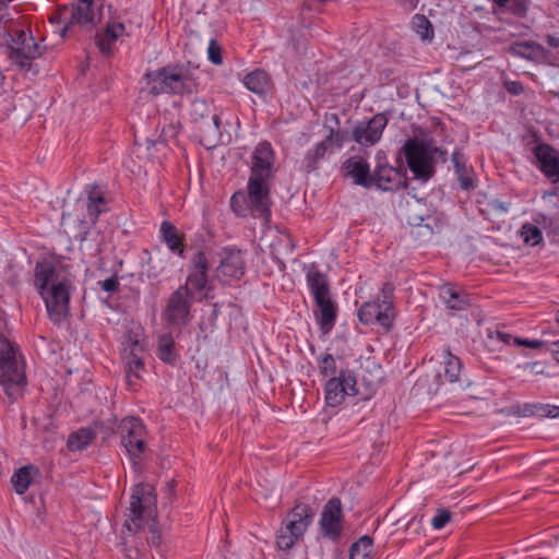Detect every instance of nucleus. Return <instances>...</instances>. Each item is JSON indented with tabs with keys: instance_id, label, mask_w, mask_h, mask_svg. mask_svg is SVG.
<instances>
[{
	"instance_id": "obj_48",
	"label": "nucleus",
	"mask_w": 559,
	"mask_h": 559,
	"mask_svg": "<svg viewBox=\"0 0 559 559\" xmlns=\"http://www.w3.org/2000/svg\"><path fill=\"white\" fill-rule=\"evenodd\" d=\"M423 531H424L423 516L421 518L413 516L408 521V523L405 527V533L408 536V538H411V539H415L418 536H420Z\"/></svg>"
},
{
	"instance_id": "obj_44",
	"label": "nucleus",
	"mask_w": 559,
	"mask_h": 559,
	"mask_svg": "<svg viewBox=\"0 0 559 559\" xmlns=\"http://www.w3.org/2000/svg\"><path fill=\"white\" fill-rule=\"evenodd\" d=\"M143 353H129L126 354L128 372L139 378V372L144 369Z\"/></svg>"
},
{
	"instance_id": "obj_32",
	"label": "nucleus",
	"mask_w": 559,
	"mask_h": 559,
	"mask_svg": "<svg viewBox=\"0 0 559 559\" xmlns=\"http://www.w3.org/2000/svg\"><path fill=\"white\" fill-rule=\"evenodd\" d=\"M39 474V468L33 464H28L19 468L11 478V483L15 492L17 495L25 493L33 478Z\"/></svg>"
},
{
	"instance_id": "obj_12",
	"label": "nucleus",
	"mask_w": 559,
	"mask_h": 559,
	"mask_svg": "<svg viewBox=\"0 0 559 559\" xmlns=\"http://www.w3.org/2000/svg\"><path fill=\"white\" fill-rule=\"evenodd\" d=\"M343 510L341 499L331 498L323 507L319 526L323 537L338 542L343 532Z\"/></svg>"
},
{
	"instance_id": "obj_30",
	"label": "nucleus",
	"mask_w": 559,
	"mask_h": 559,
	"mask_svg": "<svg viewBox=\"0 0 559 559\" xmlns=\"http://www.w3.org/2000/svg\"><path fill=\"white\" fill-rule=\"evenodd\" d=\"M451 160L453 163L461 189L466 191L474 189V180L471 176V169L467 168L464 154L461 151L455 150L451 155Z\"/></svg>"
},
{
	"instance_id": "obj_14",
	"label": "nucleus",
	"mask_w": 559,
	"mask_h": 559,
	"mask_svg": "<svg viewBox=\"0 0 559 559\" xmlns=\"http://www.w3.org/2000/svg\"><path fill=\"white\" fill-rule=\"evenodd\" d=\"M389 122L383 112L376 114L368 121H359L353 129L352 140L362 146H372L378 143Z\"/></svg>"
},
{
	"instance_id": "obj_54",
	"label": "nucleus",
	"mask_w": 559,
	"mask_h": 559,
	"mask_svg": "<svg viewBox=\"0 0 559 559\" xmlns=\"http://www.w3.org/2000/svg\"><path fill=\"white\" fill-rule=\"evenodd\" d=\"M148 534L146 537L147 544L159 549L162 547V534L154 523L148 525Z\"/></svg>"
},
{
	"instance_id": "obj_50",
	"label": "nucleus",
	"mask_w": 559,
	"mask_h": 559,
	"mask_svg": "<svg viewBox=\"0 0 559 559\" xmlns=\"http://www.w3.org/2000/svg\"><path fill=\"white\" fill-rule=\"evenodd\" d=\"M207 58L216 66L223 63L222 47L216 39H211L207 47Z\"/></svg>"
},
{
	"instance_id": "obj_9",
	"label": "nucleus",
	"mask_w": 559,
	"mask_h": 559,
	"mask_svg": "<svg viewBox=\"0 0 559 559\" xmlns=\"http://www.w3.org/2000/svg\"><path fill=\"white\" fill-rule=\"evenodd\" d=\"M407 186V173L401 156L396 158V166L378 164L372 173V187L382 191H397Z\"/></svg>"
},
{
	"instance_id": "obj_13",
	"label": "nucleus",
	"mask_w": 559,
	"mask_h": 559,
	"mask_svg": "<svg viewBox=\"0 0 559 559\" xmlns=\"http://www.w3.org/2000/svg\"><path fill=\"white\" fill-rule=\"evenodd\" d=\"M269 181L249 179L247 186L250 213L255 217L263 218L265 222L270 221L272 205Z\"/></svg>"
},
{
	"instance_id": "obj_45",
	"label": "nucleus",
	"mask_w": 559,
	"mask_h": 559,
	"mask_svg": "<svg viewBox=\"0 0 559 559\" xmlns=\"http://www.w3.org/2000/svg\"><path fill=\"white\" fill-rule=\"evenodd\" d=\"M116 421V418L108 419L107 421L95 420L91 427L92 429L97 430V435H102L103 439H107L115 433Z\"/></svg>"
},
{
	"instance_id": "obj_34",
	"label": "nucleus",
	"mask_w": 559,
	"mask_h": 559,
	"mask_svg": "<svg viewBox=\"0 0 559 559\" xmlns=\"http://www.w3.org/2000/svg\"><path fill=\"white\" fill-rule=\"evenodd\" d=\"M462 370V362L459 357L453 355L450 348L444 350V360H443V377L450 382L454 383L460 380V374Z\"/></svg>"
},
{
	"instance_id": "obj_18",
	"label": "nucleus",
	"mask_w": 559,
	"mask_h": 559,
	"mask_svg": "<svg viewBox=\"0 0 559 559\" xmlns=\"http://www.w3.org/2000/svg\"><path fill=\"white\" fill-rule=\"evenodd\" d=\"M94 0H78L71 5L69 21L60 29L61 37L72 31L73 26H86L92 28L95 24L93 10Z\"/></svg>"
},
{
	"instance_id": "obj_63",
	"label": "nucleus",
	"mask_w": 559,
	"mask_h": 559,
	"mask_svg": "<svg viewBox=\"0 0 559 559\" xmlns=\"http://www.w3.org/2000/svg\"><path fill=\"white\" fill-rule=\"evenodd\" d=\"M63 14V12H57L49 17V21L51 23H60Z\"/></svg>"
},
{
	"instance_id": "obj_64",
	"label": "nucleus",
	"mask_w": 559,
	"mask_h": 559,
	"mask_svg": "<svg viewBox=\"0 0 559 559\" xmlns=\"http://www.w3.org/2000/svg\"><path fill=\"white\" fill-rule=\"evenodd\" d=\"M552 356L559 362V341L554 343Z\"/></svg>"
},
{
	"instance_id": "obj_57",
	"label": "nucleus",
	"mask_w": 559,
	"mask_h": 559,
	"mask_svg": "<svg viewBox=\"0 0 559 559\" xmlns=\"http://www.w3.org/2000/svg\"><path fill=\"white\" fill-rule=\"evenodd\" d=\"M513 345L514 346H524L528 348L539 349L543 346H545V342L539 340H527V338H520L514 337L513 338Z\"/></svg>"
},
{
	"instance_id": "obj_33",
	"label": "nucleus",
	"mask_w": 559,
	"mask_h": 559,
	"mask_svg": "<svg viewBox=\"0 0 559 559\" xmlns=\"http://www.w3.org/2000/svg\"><path fill=\"white\" fill-rule=\"evenodd\" d=\"M97 436V430L92 427H83L70 433L68 438V448L70 451H82L86 449Z\"/></svg>"
},
{
	"instance_id": "obj_6",
	"label": "nucleus",
	"mask_w": 559,
	"mask_h": 559,
	"mask_svg": "<svg viewBox=\"0 0 559 559\" xmlns=\"http://www.w3.org/2000/svg\"><path fill=\"white\" fill-rule=\"evenodd\" d=\"M402 152L415 179L428 181L433 177L436 174V159L432 158L428 140L408 139L404 143Z\"/></svg>"
},
{
	"instance_id": "obj_5",
	"label": "nucleus",
	"mask_w": 559,
	"mask_h": 559,
	"mask_svg": "<svg viewBox=\"0 0 559 559\" xmlns=\"http://www.w3.org/2000/svg\"><path fill=\"white\" fill-rule=\"evenodd\" d=\"M7 36L4 46L7 58L20 70L29 71L33 60L41 56L40 46L32 34L23 29H16L13 34L8 33Z\"/></svg>"
},
{
	"instance_id": "obj_16",
	"label": "nucleus",
	"mask_w": 559,
	"mask_h": 559,
	"mask_svg": "<svg viewBox=\"0 0 559 559\" xmlns=\"http://www.w3.org/2000/svg\"><path fill=\"white\" fill-rule=\"evenodd\" d=\"M536 166L552 183L559 182V152L548 143H539L532 151Z\"/></svg>"
},
{
	"instance_id": "obj_46",
	"label": "nucleus",
	"mask_w": 559,
	"mask_h": 559,
	"mask_svg": "<svg viewBox=\"0 0 559 559\" xmlns=\"http://www.w3.org/2000/svg\"><path fill=\"white\" fill-rule=\"evenodd\" d=\"M210 262L207 260L206 254L199 250L191 259V269L192 271H201L203 273H207L210 271Z\"/></svg>"
},
{
	"instance_id": "obj_24",
	"label": "nucleus",
	"mask_w": 559,
	"mask_h": 559,
	"mask_svg": "<svg viewBox=\"0 0 559 559\" xmlns=\"http://www.w3.org/2000/svg\"><path fill=\"white\" fill-rule=\"evenodd\" d=\"M85 192L87 195V217L92 224H95L98 221L99 215L108 211L105 192L96 183L87 185Z\"/></svg>"
},
{
	"instance_id": "obj_15",
	"label": "nucleus",
	"mask_w": 559,
	"mask_h": 559,
	"mask_svg": "<svg viewBox=\"0 0 559 559\" xmlns=\"http://www.w3.org/2000/svg\"><path fill=\"white\" fill-rule=\"evenodd\" d=\"M252 164L249 179H273V166L275 162L274 151L266 141L260 142L252 153Z\"/></svg>"
},
{
	"instance_id": "obj_29",
	"label": "nucleus",
	"mask_w": 559,
	"mask_h": 559,
	"mask_svg": "<svg viewBox=\"0 0 559 559\" xmlns=\"http://www.w3.org/2000/svg\"><path fill=\"white\" fill-rule=\"evenodd\" d=\"M156 355L164 364L170 366L177 364L179 355L171 333H163L158 336Z\"/></svg>"
},
{
	"instance_id": "obj_21",
	"label": "nucleus",
	"mask_w": 559,
	"mask_h": 559,
	"mask_svg": "<svg viewBox=\"0 0 559 559\" xmlns=\"http://www.w3.org/2000/svg\"><path fill=\"white\" fill-rule=\"evenodd\" d=\"M357 317L365 325L378 323L386 331L391 330L394 321L392 316L382 311L381 307L374 300L364 302L358 309Z\"/></svg>"
},
{
	"instance_id": "obj_55",
	"label": "nucleus",
	"mask_w": 559,
	"mask_h": 559,
	"mask_svg": "<svg viewBox=\"0 0 559 559\" xmlns=\"http://www.w3.org/2000/svg\"><path fill=\"white\" fill-rule=\"evenodd\" d=\"M98 284L100 285V287L104 292H107L110 294L117 293L120 287L119 278L116 274L106 278L105 281L98 282Z\"/></svg>"
},
{
	"instance_id": "obj_20",
	"label": "nucleus",
	"mask_w": 559,
	"mask_h": 559,
	"mask_svg": "<svg viewBox=\"0 0 559 559\" xmlns=\"http://www.w3.org/2000/svg\"><path fill=\"white\" fill-rule=\"evenodd\" d=\"M318 310L314 311L316 322L323 335H328L334 328L338 314L337 304L332 295L314 300Z\"/></svg>"
},
{
	"instance_id": "obj_2",
	"label": "nucleus",
	"mask_w": 559,
	"mask_h": 559,
	"mask_svg": "<svg viewBox=\"0 0 559 559\" xmlns=\"http://www.w3.org/2000/svg\"><path fill=\"white\" fill-rule=\"evenodd\" d=\"M0 385L11 403L27 385L25 362L20 347L0 333Z\"/></svg>"
},
{
	"instance_id": "obj_58",
	"label": "nucleus",
	"mask_w": 559,
	"mask_h": 559,
	"mask_svg": "<svg viewBox=\"0 0 559 559\" xmlns=\"http://www.w3.org/2000/svg\"><path fill=\"white\" fill-rule=\"evenodd\" d=\"M430 142V150L432 158L436 159V163L440 160L441 163H445L448 160V151L442 147H437L433 144V140H428Z\"/></svg>"
},
{
	"instance_id": "obj_10",
	"label": "nucleus",
	"mask_w": 559,
	"mask_h": 559,
	"mask_svg": "<svg viewBox=\"0 0 559 559\" xmlns=\"http://www.w3.org/2000/svg\"><path fill=\"white\" fill-rule=\"evenodd\" d=\"M154 497L151 490L143 484L135 485L130 500V515L126 520L124 527L128 532L136 534L144 527L145 513Z\"/></svg>"
},
{
	"instance_id": "obj_52",
	"label": "nucleus",
	"mask_w": 559,
	"mask_h": 559,
	"mask_svg": "<svg viewBox=\"0 0 559 559\" xmlns=\"http://www.w3.org/2000/svg\"><path fill=\"white\" fill-rule=\"evenodd\" d=\"M511 413L513 415L523 416V417L538 415V403L537 404L526 403L524 405L512 406Z\"/></svg>"
},
{
	"instance_id": "obj_1",
	"label": "nucleus",
	"mask_w": 559,
	"mask_h": 559,
	"mask_svg": "<svg viewBox=\"0 0 559 559\" xmlns=\"http://www.w3.org/2000/svg\"><path fill=\"white\" fill-rule=\"evenodd\" d=\"M34 285L44 299L49 319L60 324L70 312L72 282L55 265L37 262L34 269Z\"/></svg>"
},
{
	"instance_id": "obj_11",
	"label": "nucleus",
	"mask_w": 559,
	"mask_h": 559,
	"mask_svg": "<svg viewBox=\"0 0 559 559\" xmlns=\"http://www.w3.org/2000/svg\"><path fill=\"white\" fill-rule=\"evenodd\" d=\"M357 380L353 371L342 369L337 377H331L324 386L325 402L329 406L341 405L346 395H357Z\"/></svg>"
},
{
	"instance_id": "obj_62",
	"label": "nucleus",
	"mask_w": 559,
	"mask_h": 559,
	"mask_svg": "<svg viewBox=\"0 0 559 559\" xmlns=\"http://www.w3.org/2000/svg\"><path fill=\"white\" fill-rule=\"evenodd\" d=\"M546 41L550 47L559 48V37L549 34L546 36Z\"/></svg>"
},
{
	"instance_id": "obj_49",
	"label": "nucleus",
	"mask_w": 559,
	"mask_h": 559,
	"mask_svg": "<svg viewBox=\"0 0 559 559\" xmlns=\"http://www.w3.org/2000/svg\"><path fill=\"white\" fill-rule=\"evenodd\" d=\"M487 336L490 341L497 340L506 345H513V338L515 337L507 331L498 328L495 330L487 329Z\"/></svg>"
},
{
	"instance_id": "obj_59",
	"label": "nucleus",
	"mask_w": 559,
	"mask_h": 559,
	"mask_svg": "<svg viewBox=\"0 0 559 559\" xmlns=\"http://www.w3.org/2000/svg\"><path fill=\"white\" fill-rule=\"evenodd\" d=\"M506 90L512 95H521L524 92V86L520 81H508L504 84Z\"/></svg>"
},
{
	"instance_id": "obj_38",
	"label": "nucleus",
	"mask_w": 559,
	"mask_h": 559,
	"mask_svg": "<svg viewBox=\"0 0 559 559\" xmlns=\"http://www.w3.org/2000/svg\"><path fill=\"white\" fill-rule=\"evenodd\" d=\"M372 548V538L365 535L350 546L349 559H371Z\"/></svg>"
},
{
	"instance_id": "obj_36",
	"label": "nucleus",
	"mask_w": 559,
	"mask_h": 559,
	"mask_svg": "<svg viewBox=\"0 0 559 559\" xmlns=\"http://www.w3.org/2000/svg\"><path fill=\"white\" fill-rule=\"evenodd\" d=\"M394 285L391 282H385L379 296L374 299V301L381 307L382 311L391 314L392 319H395L396 314L394 308Z\"/></svg>"
},
{
	"instance_id": "obj_26",
	"label": "nucleus",
	"mask_w": 559,
	"mask_h": 559,
	"mask_svg": "<svg viewBox=\"0 0 559 559\" xmlns=\"http://www.w3.org/2000/svg\"><path fill=\"white\" fill-rule=\"evenodd\" d=\"M306 280L314 300L332 295L328 275L323 273L316 264H311L308 267Z\"/></svg>"
},
{
	"instance_id": "obj_51",
	"label": "nucleus",
	"mask_w": 559,
	"mask_h": 559,
	"mask_svg": "<svg viewBox=\"0 0 559 559\" xmlns=\"http://www.w3.org/2000/svg\"><path fill=\"white\" fill-rule=\"evenodd\" d=\"M348 140H349V134L347 131H343V130L334 131L333 129H331L330 134L324 139V141H328L329 147L333 143L337 147H341Z\"/></svg>"
},
{
	"instance_id": "obj_31",
	"label": "nucleus",
	"mask_w": 559,
	"mask_h": 559,
	"mask_svg": "<svg viewBox=\"0 0 559 559\" xmlns=\"http://www.w3.org/2000/svg\"><path fill=\"white\" fill-rule=\"evenodd\" d=\"M243 84L252 93L264 95L269 92L272 81L266 71L257 69L243 78Z\"/></svg>"
},
{
	"instance_id": "obj_47",
	"label": "nucleus",
	"mask_w": 559,
	"mask_h": 559,
	"mask_svg": "<svg viewBox=\"0 0 559 559\" xmlns=\"http://www.w3.org/2000/svg\"><path fill=\"white\" fill-rule=\"evenodd\" d=\"M124 353H143L144 347L141 345L138 335L132 331H128L126 334V340L123 342Z\"/></svg>"
},
{
	"instance_id": "obj_56",
	"label": "nucleus",
	"mask_w": 559,
	"mask_h": 559,
	"mask_svg": "<svg viewBox=\"0 0 559 559\" xmlns=\"http://www.w3.org/2000/svg\"><path fill=\"white\" fill-rule=\"evenodd\" d=\"M538 416L549 417V418H558L559 417V406L538 403Z\"/></svg>"
},
{
	"instance_id": "obj_39",
	"label": "nucleus",
	"mask_w": 559,
	"mask_h": 559,
	"mask_svg": "<svg viewBox=\"0 0 559 559\" xmlns=\"http://www.w3.org/2000/svg\"><path fill=\"white\" fill-rule=\"evenodd\" d=\"M412 28L423 40H431L435 36L433 26L424 14L414 15Z\"/></svg>"
},
{
	"instance_id": "obj_8",
	"label": "nucleus",
	"mask_w": 559,
	"mask_h": 559,
	"mask_svg": "<svg viewBox=\"0 0 559 559\" xmlns=\"http://www.w3.org/2000/svg\"><path fill=\"white\" fill-rule=\"evenodd\" d=\"M194 297L188 294L186 286H179L173 292L162 311L163 321L169 326H186L192 320L191 308Z\"/></svg>"
},
{
	"instance_id": "obj_40",
	"label": "nucleus",
	"mask_w": 559,
	"mask_h": 559,
	"mask_svg": "<svg viewBox=\"0 0 559 559\" xmlns=\"http://www.w3.org/2000/svg\"><path fill=\"white\" fill-rule=\"evenodd\" d=\"M230 207L239 217H246L250 213L248 195L243 191H236L230 198Z\"/></svg>"
},
{
	"instance_id": "obj_43",
	"label": "nucleus",
	"mask_w": 559,
	"mask_h": 559,
	"mask_svg": "<svg viewBox=\"0 0 559 559\" xmlns=\"http://www.w3.org/2000/svg\"><path fill=\"white\" fill-rule=\"evenodd\" d=\"M320 373L324 377H335L337 373V367L335 358L331 354H324L319 359Z\"/></svg>"
},
{
	"instance_id": "obj_22",
	"label": "nucleus",
	"mask_w": 559,
	"mask_h": 559,
	"mask_svg": "<svg viewBox=\"0 0 559 559\" xmlns=\"http://www.w3.org/2000/svg\"><path fill=\"white\" fill-rule=\"evenodd\" d=\"M439 296L445 307L454 312L466 310L471 306L469 295L451 283L440 286Z\"/></svg>"
},
{
	"instance_id": "obj_3",
	"label": "nucleus",
	"mask_w": 559,
	"mask_h": 559,
	"mask_svg": "<svg viewBox=\"0 0 559 559\" xmlns=\"http://www.w3.org/2000/svg\"><path fill=\"white\" fill-rule=\"evenodd\" d=\"M150 94L183 95L197 91L198 83L185 64L165 66L145 73Z\"/></svg>"
},
{
	"instance_id": "obj_41",
	"label": "nucleus",
	"mask_w": 559,
	"mask_h": 559,
	"mask_svg": "<svg viewBox=\"0 0 559 559\" xmlns=\"http://www.w3.org/2000/svg\"><path fill=\"white\" fill-rule=\"evenodd\" d=\"M521 235L524 239V242L531 246H537L543 240V234L540 229L530 223H526L522 226Z\"/></svg>"
},
{
	"instance_id": "obj_27",
	"label": "nucleus",
	"mask_w": 559,
	"mask_h": 559,
	"mask_svg": "<svg viewBox=\"0 0 559 559\" xmlns=\"http://www.w3.org/2000/svg\"><path fill=\"white\" fill-rule=\"evenodd\" d=\"M126 27L123 23H108L102 33H97L95 37L96 46L103 55L109 56L112 46L124 34Z\"/></svg>"
},
{
	"instance_id": "obj_42",
	"label": "nucleus",
	"mask_w": 559,
	"mask_h": 559,
	"mask_svg": "<svg viewBox=\"0 0 559 559\" xmlns=\"http://www.w3.org/2000/svg\"><path fill=\"white\" fill-rule=\"evenodd\" d=\"M530 4V0H510L503 12H509L515 17L524 19L527 15Z\"/></svg>"
},
{
	"instance_id": "obj_37",
	"label": "nucleus",
	"mask_w": 559,
	"mask_h": 559,
	"mask_svg": "<svg viewBox=\"0 0 559 559\" xmlns=\"http://www.w3.org/2000/svg\"><path fill=\"white\" fill-rule=\"evenodd\" d=\"M209 283V274L203 273L201 271H192L190 270L186 283L183 286L188 288V294L194 297V293L202 292L204 289H211L207 285Z\"/></svg>"
},
{
	"instance_id": "obj_25",
	"label": "nucleus",
	"mask_w": 559,
	"mask_h": 559,
	"mask_svg": "<svg viewBox=\"0 0 559 559\" xmlns=\"http://www.w3.org/2000/svg\"><path fill=\"white\" fill-rule=\"evenodd\" d=\"M159 238L173 253L185 258V234L180 233L171 222H162Z\"/></svg>"
},
{
	"instance_id": "obj_23",
	"label": "nucleus",
	"mask_w": 559,
	"mask_h": 559,
	"mask_svg": "<svg viewBox=\"0 0 559 559\" xmlns=\"http://www.w3.org/2000/svg\"><path fill=\"white\" fill-rule=\"evenodd\" d=\"M346 175L352 177L355 185L364 188L372 187V173L368 162L361 156H353L343 164Z\"/></svg>"
},
{
	"instance_id": "obj_53",
	"label": "nucleus",
	"mask_w": 559,
	"mask_h": 559,
	"mask_svg": "<svg viewBox=\"0 0 559 559\" xmlns=\"http://www.w3.org/2000/svg\"><path fill=\"white\" fill-rule=\"evenodd\" d=\"M452 514L447 509L438 510V513L432 518L431 525L436 530H441L450 522Z\"/></svg>"
},
{
	"instance_id": "obj_35",
	"label": "nucleus",
	"mask_w": 559,
	"mask_h": 559,
	"mask_svg": "<svg viewBox=\"0 0 559 559\" xmlns=\"http://www.w3.org/2000/svg\"><path fill=\"white\" fill-rule=\"evenodd\" d=\"M329 150L328 141H321L314 148L307 152L304 159V168L307 173H311L318 169V165L321 159L325 156Z\"/></svg>"
},
{
	"instance_id": "obj_61",
	"label": "nucleus",
	"mask_w": 559,
	"mask_h": 559,
	"mask_svg": "<svg viewBox=\"0 0 559 559\" xmlns=\"http://www.w3.org/2000/svg\"><path fill=\"white\" fill-rule=\"evenodd\" d=\"M419 0H400L402 7H404L407 10H414Z\"/></svg>"
},
{
	"instance_id": "obj_19",
	"label": "nucleus",
	"mask_w": 559,
	"mask_h": 559,
	"mask_svg": "<svg viewBox=\"0 0 559 559\" xmlns=\"http://www.w3.org/2000/svg\"><path fill=\"white\" fill-rule=\"evenodd\" d=\"M190 117L194 123L211 117L212 123L207 122L206 127L200 128V130L204 132L205 136L218 138L221 135V118L216 114L212 115L211 105L205 99L197 98L191 103Z\"/></svg>"
},
{
	"instance_id": "obj_17",
	"label": "nucleus",
	"mask_w": 559,
	"mask_h": 559,
	"mask_svg": "<svg viewBox=\"0 0 559 559\" xmlns=\"http://www.w3.org/2000/svg\"><path fill=\"white\" fill-rule=\"evenodd\" d=\"M217 277L224 284L240 280L246 273V262L241 250L225 249L224 257L217 266Z\"/></svg>"
},
{
	"instance_id": "obj_4",
	"label": "nucleus",
	"mask_w": 559,
	"mask_h": 559,
	"mask_svg": "<svg viewBox=\"0 0 559 559\" xmlns=\"http://www.w3.org/2000/svg\"><path fill=\"white\" fill-rule=\"evenodd\" d=\"M313 509L307 503H296L282 521L275 535V548L277 551L287 552L300 540L311 525L314 518Z\"/></svg>"
},
{
	"instance_id": "obj_28",
	"label": "nucleus",
	"mask_w": 559,
	"mask_h": 559,
	"mask_svg": "<svg viewBox=\"0 0 559 559\" xmlns=\"http://www.w3.org/2000/svg\"><path fill=\"white\" fill-rule=\"evenodd\" d=\"M509 52L530 61H544L550 53L549 50L535 41L513 43L509 48Z\"/></svg>"
},
{
	"instance_id": "obj_7",
	"label": "nucleus",
	"mask_w": 559,
	"mask_h": 559,
	"mask_svg": "<svg viewBox=\"0 0 559 559\" xmlns=\"http://www.w3.org/2000/svg\"><path fill=\"white\" fill-rule=\"evenodd\" d=\"M118 433L132 464L136 465L143 460L147 449L146 428L143 421L136 417H126L118 426Z\"/></svg>"
},
{
	"instance_id": "obj_60",
	"label": "nucleus",
	"mask_w": 559,
	"mask_h": 559,
	"mask_svg": "<svg viewBox=\"0 0 559 559\" xmlns=\"http://www.w3.org/2000/svg\"><path fill=\"white\" fill-rule=\"evenodd\" d=\"M489 206L491 210L499 213H506L508 211V204L499 200L490 201Z\"/></svg>"
}]
</instances>
